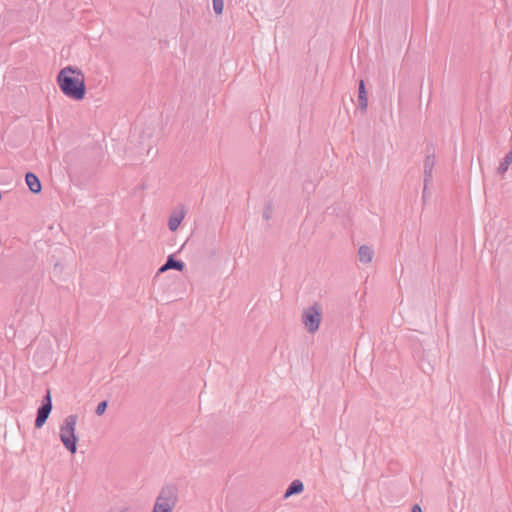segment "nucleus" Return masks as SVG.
I'll list each match as a JSON object with an SVG mask.
<instances>
[{
  "instance_id": "f257e3e1",
  "label": "nucleus",
  "mask_w": 512,
  "mask_h": 512,
  "mask_svg": "<svg viewBox=\"0 0 512 512\" xmlns=\"http://www.w3.org/2000/svg\"><path fill=\"white\" fill-rule=\"evenodd\" d=\"M57 83L67 97L74 100L84 98L86 88L84 75L80 69L72 66L62 68L58 73Z\"/></svg>"
},
{
  "instance_id": "f3484780",
  "label": "nucleus",
  "mask_w": 512,
  "mask_h": 512,
  "mask_svg": "<svg viewBox=\"0 0 512 512\" xmlns=\"http://www.w3.org/2000/svg\"><path fill=\"white\" fill-rule=\"evenodd\" d=\"M412 512H423L418 504L413 505Z\"/></svg>"
},
{
  "instance_id": "423d86ee",
  "label": "nucleus",
  "mask_w": 512,
  "mask_h": 512,
  "mask_svg": "<svg viewBox=\"0 0 512 512\" xmlns=\"http://www.w3.org/2000/svg\"><path fill=\"white\" fill-rule=\"evenodd\" d=\"M183 268H184V263L180 260H176L173 257V255H170V256H168L166 263L159 268L158 273H164L170 269L182 271Z\"/></svg>"
},
{
  "instance_id": "4468645a",
  "label": "nucleus",
  "mask_w": 512,
  "mask_h": 512,
  "mask_svg": "<svg viewBox=\"0 0 512 512\" xmlns=\"http://www.w3.org/2000/svg\"><path fill=\"white\" fill-rule=\"evenodd\" d=\"M213 10L217 15L222 14L224 9V0H212Z\"/></svg>"
},
{
  "instance_id": "2eb2a0df",
  "label": "nucleus",
  "mask_w": 512,
  "mask_h": 512,
  "mask_svg": "<svg viewBox=\"0 0 512 512\" xmlns=\"http://www.w3.org/2000/svg\"><path fill=\"white\" fill-rule=\"evenodd\" d=\"M107 408V401H101L98 405H97V408H96V414L97 415H102L105 410Z\"/></svg>"
},
{
  "instance_id": "9b49d317",
  "label": "nucleus",
  "mask_w": 512,
  "mask_h": 512,
  "mask_svg": "<svg viewBox=\"0 0 512 512\" xmlns=\"http://www.w3.org/2000/svg\"><path fill=\"white\" fill-rule=\"evenodd\" d=\"M303 490H304V485H303L302 481L296 479V480L292 481L291 484L288 486V488L284 494V497L288 498L294 494L301 493Z\"/></svg>"
},
{
  "instance_id": "6e6552de",
  "label": "nucleus",
  "mask_w": 512,
  "mask_h": 512,
  "mask_svg": "<svg viewBox=\"0 0 512 512\" xmlns=\"http://www.w3.org/2000/svg\"><path fill=\"white\" fill-rule=\"evenodd\" d=\"M185 213L183 210L175 211L169 218L168 226L171 231H176L184 219Z\"/></svg>"
},
{
  "instance_id": "7ed1b4c3",
  "label": "nucleus",
  "mask_w": 512,
  "mask_h": 512,
  "mask_svg": "<svg viewBox=\"0 0 512 512\" xmlns=\"http://www.w3.org/2000/svg\"><path fill=\"white\" fill-rule=\"evenodd\" d=\"M177 500V490L174 486L163 487L155 500L152 512H172Z\"/></svg>"
},
{
  "instance_id": "f8f14e48",
  "label": "nucleus",
  "mask_w": 512,
  "mask_h": 512,
  "mask_svg": "<svg viewBox=\"0 0 512 512\" xmlns=\"http://www.w3.org/2000/svg\"><path fill=\"white\" fill-rule=\"evenodd\" d=\"M358 101H359V106H360L361 110L365 111L368 106V99H367L365 84H364L363 80H361L360 84H359Z\"/></svg>"
},
{
  "instance_id": "f03ea898",
  "label": "nucleus",
  "mask_w": 512,
  "mask_h": 512,
  "mask_svg": "<svg viewBox=\"0 0 512 512\" xmlns=\"http://www.w3.org/2000/svg\"><path fill=\"white\" fill-rule=\"evenodd\" d=\"M78 417L74 414L68 415L60 425L59 437L64 447L74 454L77 451L76 425Z\"/></svg>"
},
{
  "instance_id": "39448f33",
  "label": "nucleus",
  "mask_w": 512,
  "mask_h": 512,
  "mask_svg": "<svg viewBox=\"0 0 512 512\" xmlns=\"http://www.w3.org/2000/svg\"><path fill=\"white\" fill-rule=\"evenodd\" d=\"M52 410V398L50 390H47L46 395L43 398L41 406L37 410V416L35 420V427L41 428L46 420L48 419Z\"/></svg>"
},
{
  "instance_id": "dca6fc26",
  "label": "nucleus",
  "mask_w": 512,
  "mask_h": 512,
  "mask_svg": "<svg viewBox=\"0 0 512 512\" xmlns=\"http://www.w3.org/2000/svg\"><path fill=\"white\" fill-rule=\"evenodd\" d=\"M271 215H272V209H271V207H266V208H265V210H264V212H263V217H264L266 220H268V219H270Z\"/></svg>"
},
{
  "instance_id": "ddd939ff",
  "label": "nucleus",
  "mask_w": 512,
  "mask_h": 512,
  "mask_svg": "<svg viewBox=\"0 0 512 512\" xmlns=\"http://www.w3.org/2000/svg\"><path fill=\"white\" fill-rule=\"evenodd\" d=\"M512 165V150L506 154L498 167V173L504 174Z\"/></svg>"
},
{
  "instance_id": "20e7f679",
  "label": "nucleus",
  "mask_w": 512,
  "mask_h": 512,
  "mask_svg": "<svg viewBox=\"0 0 512 512\" xmlns=\"http://www.w3.org/2000/svg\"><path fill=\"white\" fill-rule=\"evenodd\" d=\"M322 310L318 304H313L303 310L302 323L309 333H315L320 326Z\"/></svg>"
},
{
  "instance_id": "0eeeda50",
  "label": "nucleus",
  "mask_w": 512,
  "mask_h": 512,
  "mask_svg": "<svg viewBox=\"0 0 512 512\" xmlns=\"http://www.w3.org/2000/svg\"><path fill=\"white\" fill-rule=\"evenodd\" d=\"M25 181L32 193H39L41 191V183L39 178L32 172L25 175Z\"/></svg>"
},
{
  "instance_id": "1a4fd4ad",
  "label": "nucleus",
  "mask_w": 512,
  "mask_h": 512,
  "mask_svg": "<svg viewBox=\"0 0 512 512\" xmlns=\"http://www.w3.org/2000/svg\"><path fill=\"white\" fill-rule=\"evenodd\" d=\"M434 164H435L434 157L428 155L426 157V159H425V162H424V175H425V178H424V183H425L424 192L426 191L427 183L429 182V180H430V178L432 176V170H433Z\"/></svg>"
},
{
  "instance_id": "9d476101",
  "label": "nucleus",
  "mask_w": 512,
  "mask_h": 512,
  "mask_svg": "<svg viewBox=\"0 0 512 512\" xmlns=\"http://www.w3.org/2000/svg\"><path fill=\"white\" fill-rule=\"evenodd\" d=\"M358 255L360 262L370 263L374 257V251L371 247L362 245L359 247Z\"/></svg>"
}]
</instances>
